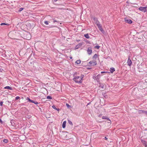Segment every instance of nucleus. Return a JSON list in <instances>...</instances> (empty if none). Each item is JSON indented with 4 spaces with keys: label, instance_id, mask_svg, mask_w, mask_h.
<instances>
[{
    "label": "nucleus",
    "instance_id": "nucleus-20",
    "mask_svg": "<svg viewBox=\"0 0 147 147\" xmlns=\"http://www.w3.org/2000/svg\"><path fill=\"white\" fill-rule=\"evenodd\" d=\"M68 123L71 125L72 126L73 125V123L70 120H68Z\"/></svg>",
    "mask_w": 147,
    "mask_h": 147
},
{
    "label": "nucleus",
    "instance_id": "nucleus-28",
    "mask_svg": "<svg viewBox=\"0 0 147 147\" xmlns=\"http://www.w3.org/2000/svg\"><path fill=\"white\" fill-rule=\"evenodd\" d=\"M26 99L28 101L30 102V101L31 99L28 97H27Z\"/></svg>",
    "mask_w": 147,
    "mask_h": 147
},
{
    "label": "nucleus",
    "instance_id": "nucleus-26",
    "mask_svg": "<svg viewBox=\"0 0 147 147\" xmlns=\"http://www.w3.org/2000/svg\"><path fill=\"white\" fill-rule=\"evenodd\" d=\"M52 108L55 110H56L57 108L55 105H53L52 106Z\"/></svg>",
    "mask_w": 147,
    "mask_h": 147
},
{
    "label": "nucleus",
    "instance_id": "nucleus-31",
    "mask_svg": "<svg viewBox=\"0 0 147 147\" xmlns=\"http://www.w3.org/2000/svg\"><path fill=\"white\" fill-rule=\"evenodd\" d=\"M95 48H97V49H98L100 48V46H96L95 47Z\"/></svg>",
    "mask_w": 147,
    "mask_h": 147
},
{
    "label": "nucleus",
    "instance_id": "nucleus-2",
    "mask_svg": "<svg viewBox=\"0 0 147 147\" xmlns=\"http://www.w3.org/2000/svg\"><path fill=\"white\" fill-rule=\"evenodd\" d=\"M96 64L97 62L95 60L89 62V66H94L96 65Z\"/></svg>",
    "mask_w": 147,
    "mask_h": 147
},
{
    "label": "nucleus",
    "instance_id": "nucleus-6",
    "mask_svg": "<svg viewBox=\"0 0 147 147\" xmlns=\"http://www.w3.org/2000/svg\"><path fill=\"white\" fill-rule=\"evenodd\" d=\"M87 51L88 53V55H90L91 54L92 52V48L91 47H89L88 48Z\"/></svg>",
    "mask_w": 147,
    "mask_h": 147
},
{
    "label": "nucleus",
    "instance_id": "nucleus-32",
    "mask_svg": "<svg viewBox=\"0 0 147 147\" xmlns=\"http://www.w3.org/2000/svg\"><path fill=\"white\" fill-rule=\"evenodd\" d=\"M3 103V102L1 101L0 102V105L1 106H2Z\"/></svg>",
    "mask_w": 147,
    "mask_h": 147
},
{
    "label": "nucleus",
    "instance_id": "nucleus-13",
    "mask_svg": "<svg viewBox=\"0 0 147 147\" xmlns=\"http://www.w3.org/2000/svg\"><path fill=\"white\" fill-rule=\"evenodd\" d=\"M98 57L97 55L96 54H95L93 57V59L94 60H96V59Z\"/></svg>",
    "mask_w": 147,
    "mask_h": 147
},
{
    "label": "nucleus",
    "instance_id": "nucleus-17",
    "mask_svg": "<svg viewBox=\"0 0 147 147\" xmlns=\"http://www.w3.org/2000/svg\"><path fill=\"white\" fill-rule=\"evenodd\" d=\"M4 88H5V89H9V90H12V88L11 87L9 86H6Z\"/></svg>",
    "mask_w": 147,
    "mask_h": 147
},
{
    "label": "nucleus",
    "instance_id": "nucleus-37",
    "mask_svg": "<svg viewBox=\"0 0 147 147\" xmlns=\"http://www.w3.org/2000/svg\"><path fill=\"white\" fill-rule=\"evenodd\" d=\"M104 86L103 85H102V86H101V88H103Z\"/></svg>",
    "mask_w": 147,
    "mask_h": 147
},
{
    "label": "nucleus",
    "instance_id": "nucleus-34",
    "mask_svg": "<svg viewBox=\"0 0 147 147\" xmlns=\"http://www.w3.org/2000/svg\"><path fill=\"white\" fill-rule=\"evenodd\" d=\"M56 110L59 111L60 110V109L59 108H57V109Z\"/></svg>",
    "mask_w": 147,
    "mask_h": 147
},
{
    "label": "nucleus",
    "instance_id": "nucleus-10",
    "mask_svg": "<svg viewBox=\"0 0 147 147\" xmlns=\"http://www.w3.org/2000/svg\"><path fill=\"white\" fill-rule=\"evenodd\" d=\"M102 118L103 119H106L109 120V121H110V122H109V123H111V121L110 120L109 118L107 116H103V117H102Z\"/></svg>",
    "mask_w": 147,
    "mask_h": 147
},
{
    "label": "nucleus",
    "instance_id": "nucleus-3",
    "mask_svg": "<svg viewBox=\"0 0 147 147\" xmlns=\"http://www.w3.org/2000/svg\"><path fill=\"white\" fill-rule=\"evenodd\" d=\"M146 8V7H140L139 8V9L142 11L145 12L147 11Z\"/></svg>",
    "mask_w": 147,
    "mask_h": 147
},
{
    "label": "nucleus",
    "instance_id": "nucleus-43",
    "mask_svg": "<svg viewBox=\"0 0 147 147\" xmlns=\"http://www.w3.org/2000/svg\"><path fill=\"white\" fill-rule=\"evenodd\" d=\"M78 80H79V79H78Z\"/></svg>",
    "mask_w": 147,
    "mask_h": 147
},
{
    "label": "nucleus",
    "instance_id": "nucleus-1",
    "mask_svg": "<svg viewBox=\"0 0 147 147\" xmlns=\"http://www.w3.org/2000/svg\"><path fill=\"white\" fill-rule=\"evenodd\" d=\"M74 75V78L73 79V80L76 83H81L82 82V79L84 77V76L83 75L81 74L80 76H75Z\"/></svg>",
    "mask_w": 147,
    "mask_h": 147
},
{
    "label": "nucleus",
    "instance_id": "nucleus-35",
    "mask_svg": "<svg viewBox=\"0 0 147 147\" xmlns=\"http://www.w3.org/2000/svg\"><path fill=\"white\" fill-rule=\"evenodd\" d=\"M0 123H3V122L1 120V119H0Z\"/></svg>",
    "mask_w": 147,
    "mask_h": 147
},
{
    "label": "nucleus",
    "instance_id": "nucleus-22",
    "mask_svg": "<svg viewBox=\"0 0 147 147\" xmlns=\"http://www.w3.org/2000/svg\"><path fill=\"white\" fill-rule=\"evenodd\" d=\"M47 98L49 99H52V98L51 96H48L47 97Z\"/></svg>",
    "mask_w": 147,
    "mask_h": 147
},
{
    "label": "nucleus",
    "instance_id": "nucleus-11",
    "mask_svg": "<svg viewBox=\"0 0 147 147\" xmlns=\"http://www.w3.org/2000/svg\"><path fill=\"white\" fill-rule=\"evenodd\" d=\"M100 75H98L97 76H94L93 79L94 80L98 79L99 78Z\"/></svg>",
    "mask_w": 147,
    "mask_h": 147
},
{
    "label": "nucleus",
    "instance_id": "nucleus-19",
    "mask_svg": "<svg viewBox=\"0 0 147 147\" xmlns=\"http://www.w3.org/2000/svg\"><path fill=\"white\" fill-rule=\"evenodd\" d=\"M80 62L81 61L80 60H77L76 61V63L78 64H79Z\"/></svg>",
    "mask_w": 147,
    "mask_h": 147
},
{
    "label": "nucleus",
    "instance_id": "nucleus-44",
    "mask_svg": "<svg viewBox=\"0 0 147 147\" xmlns=\"http://www.w3.org/2000/svg\"><path fill=\"white\" fill-rule=\"evenodd\" d=\"M39 109H41V108H40Z\"/></svg>",
    "mask_w": 147,
    "mask_h": 147
},
{
    "label": "nucleus",
    "instance_id": "nucleus-27",
    "mask_svg": "<svg viewBox=\"0 0 147 147\" xmlns=\"http://www.w3.org/2000/svg\"><path fill=\"white\" fill-rule=\"evenodd\" d=\"M66 105L68 108H69V107L70 106L68 104L66 103Z\"/></svg>",
    "mask_w": 147,
    "mask_h": 147
},
{
    "label": "nucleus",
    "instance_id": "nucleus-33",
    "mask_svg": "<svg viewBox=\"0 0 147 147\" xmlns=\"http://www.w3.org/2000/svg\"><path fill=\"white\" fill-rule=\"evenodd\" d=\"M30 102L33 103L34 102V101L32 100H31Z\"/></svg>",
    "mask_w": 147,
    "mask_h": 147
},
{
    "label": "nucleus",
    "instance_id": "nucleus-7",
    "mask_svg": "<svg viewBox=\"0 0 147 147\" xmlns=\"http://www.w3.org/2000/svg\"><path fill=\"white\" fill-rule=\"evenodd\" d=\"M127 63V65L129 66H130L132 63V62L131 59H130L129 57L128 59Z\"/></svg>",
    "mask_w": 147,
    "mask_h": 147
},
{
    "label": "nucleus",
    "instance_id": "nucleus-29",
    "mask_svg": "<svg viewBox=\"0 0 147 147\" xmlns=\"http://www.w3.org/2000/svg\"><path fill=\"white\" fill-rule=\"evenodd\" d=\"M37 105L38 104V102L36 101V100L34 101V102L33 103Z\"/></svg>",
    "mask_w": 147,
    "mask_h": 147
},
{
    "label": "nucleus",
    "instance_id": "nucleus-21",
    "mask_svg": "<svg viewBox=\"0 0 147 147\" xmlns=\"http://www.w3.org/2000/svg\"><path fill=\"white\" fill-rule=\"evenodd\" d=\"M3 142H4L6 143H8V140L7 139H5L3 140Z\"/></svg>",
    "mask_w": 147,
    "mask_h": 147
},
{
    "label": "nucleus",
    "instance_id": "nucleus-41",
    "mask_svg": "<svg viewBox=\"0 0 147 147\" xmlns=\"http://www.w3.org/2000/svg\"><path fill=\"white\" fill-rule=\"evenodd\" d=\"M80 41V40H77L78 41Z\"/></svg>",
    "mask_w": 147,
    "mask_h": 147
},
{
    "label": "nucleus",
    "instance_id": "nucleus-9",
    "mask_svg": "<svg viewBox=\"0 0 147 147\" xmlns=\"http://www.w3.org/2000/svg\"><path fill=\"white\" fill-rule=\"evenodd\" d=\"M141 142L144 145L145 147H147V143L146 141L142 140Z\"/></svg>",
    "mask_w": 147,
    "mask_h": 147
},
{
    "label": "nucleus",
    "instance_id": "nucleus-24",
    "mask_svg": "<svg viewBox=\"0 0 147 147\" xmlns=\"http://www.w3.org/2000/svg\"><path fill=\"white\" fill-rule=\"evenodd\" d=\"M20 98V97L18 96H17L15 98V100H18Z\"/></svg>",
    "mask_w": 147,
    "mask_h": 147
},
{
    "label": "nucleus",
    "instance_id": "nucleus-14",
    "mask_svg": "<svg viewBox=\"0 0 147 147\" xmlns=\"http://www.w3.org/2000/svg\"><path fill=\"white\" fill-rule=\"evenodd\" d=\"M115 71V69L113 67H112L110 68V72L112 73L113 72Z\"/></svg>",
    "mask_w": 147,
    "mask_h": 147
},
{
    "label": "nucleus",
    "instance_id": "nucleus-16",
    "mask_svg": "<svg viewBox=\"0 0 147 147\" xmlns=\"http://www.w3.org/2000/svg\"><path fill=\"white\" fill-rule=\"evenodd\" d=\"M0 25L1 26H4V25H8L9 26V24L8 23H1Z\"/></svg>",
    "mask_w": 147,
    "mask_h": 147
},
{
    "label": "nucleus",
    "instance_id": "nucleus-25",
    "mask_svg": "<svg viewBox=\"0 0 147 147\" xmlns=\"http://www.w3.org/2000/svg\"><path fill=\"white\" fill-rule=\"evenodd\" d=\"M24 9V8H20L19 9L18 11L19 12L21 11L22 10Z\"/></svg>",
    "mask_w": 147,
    "mask_h": 147
},
{
    "label": "nucleus",
    "instance_id": "nucleus-23",
    "mask_svg": "<svg viewBox=\"0 0 147 147\" xmlns=\"http://www.w3.org/2000/svg\"><path fill=\"white\" fill-rule=\"evenodd\" d=\"M44 23L46 25L49 24V22L48 21H45L44 22Z\"/></svg>",
    "mask_w": 147,
    "mask_h": 147
},
{
    "label": "nucleus",
    "instance_id": "nucleus-8",
    "mask_svg": "<svg viewBox=\"0 0 147 147\" xmlns=\"http://www.w3.org/2000/svg\"><path fill=\"white\" fill-rule=\"evenodd\" d=\"M82 44L81 43H80L78 45H76L75 47V49H77L80 48L81 46H82Z\"/></svg>",
    "mask_w": 147,
    "mask_h": 147
},
{
    "label": "nucleus",
    "instance_id": "nucleus-15",
    "mask_svg": "<svg viewBox=\"0 0 147 147\" xmlns=\"http://www.w3.org/2000/svg\"><path fill=\"white\" fill-rule=\"evenodd\" d=\"M66 121H63V124H62V127L63 128H64L65 127V125H66Z\"/></svg>",
    "mask_w": 147,
    "mask_h": 147
},
{
    "label": "nucleus",
    "instance_id": "nucleus-4",
    "mask_svg": "<svg viewBox=\"0 0 147 147\" xmlns=\"http://www.w3.org/2000/svg\"><path fill=\"white\" fill-rule=\"evenodd\" d=\"M138 113L140 114H144L147 115V111L141 110L138 111Z\"/></svg>",
    "mask_w": 147,
    "mask_h": 147
},
{
    "label": "nucleus",
    "instance_id": "nucleus-18",
    "mask_svg": "<svg viewBox=\"0 0 147 147\" xmlns=\"http://www.w3.org/2000/svg\"><path fill=\"white\" fill-rule=\"evenodd\" d=\"M84 37L88 39L90 38V37L88 34H87L84 35Z\"/></svg>",
    "mask_w": 147,
    "mask_h": 147
},
{
    "label": "nucleus",
    "instance_id": "nucleus-42",
    "mask_svg": "<svg viewBox=\"0 0 147 147\" xmlns=\"http://www.w3.org/2000/svg\"><path fill=\"white\" fill-rule=\"evenodd\" d=\"M70 58H71V59L72 58V57H70Z\"/></svg>",
    "mask_w": 147,
    "mask_h": 147
},
{
    "label": "nucleus",
    "instance_id": "nucleus-39",
    "mask_svg": "<svg viewBox=\"0 0 147 147\" xmlns=\"http://www.w3.org/2000/svg\"><path fill=\"white\" fill-rule=\"evenodd\" d=\"M56 22H57V21L56 20H54L53 22L55 23Z\"/></svg>",
    "mask_w": 147,
    "mask_h": 147
},
{
    "label": "nucleus",
    "instance_id": "nucleus-38",
    "mask_svg": "<svg viewBox=\"0 0 147 147\" xmlns=\"http://www.w3.org/2000/svg\"><path fill=\"white\" fill-rule=\"evenodd\" d=\"M108 139V138L106 137H105V140H107Z\"/></svg>",
    "mask_w": 147,
    "mask_h": 147
},
{
    "label": "nucleus",
    "instance_id": "nucleus-5",
    "mask_svg": "<svg viewBox=\"0 0 147 147\" xmlns=\"http://www.w3.org/2000/svg\"><path fill=\"white\" fill-rule=\"evenodd\" d=\"M125 22L129 24H131L132 23V21L130 19L127 18L125 19Z\"/></svg>",
    "mask_w": 147,
    "mask_h": 147
},
{
    "label": "nucleus",
    "instance_id": "nucleus-36",
    "mask_svg": "<svg viewBox=\"0 0 147 147\" xmlns=\"http://www.w3.org/2000/svg\"><path fill=\"white\" fill-rule=\"evenodd\" d=\"M107 72H105V71H102L101 73H107Z\"/></svg>",
    "mask_w": 147,
    "mask_h": 147
},
{
    "label": "nucleus",
    "instance_id": "nucleus-30",
    "mask_svg": "<svg viewBox=\"0 0 147 147\" xmlns=\"http://www.w3.org/2000/svg\"><path fill=\"white\" fill-rule=\"evenodd\" d=\"M98 28H99L100 30L101 31H102V26H101L100 27H99Z\"/></svg>",
    "mask_w": 147,
    "mask_h": 147
},
{
    "label": "nucleus",
    "instance_id": "nucleus-12",
    "mask_svg": "<svg viewBox=\"0 0 147 147\" xmlns=\"http://www.w3.org/2000/svg\"><path fill=\"white\" fill-rule=\"evenodd\" d=\"M96 24L97 26H98V28L102 26V25L100 24L99 22L98 21L96 22Z\"/></svg>",
    "mask_w": 147,
    "mask_h": 147
},
{
    "label": "nucleus",
    "instance_id": "nucleus-40",
    "mask_svg": "<svg viewBox=\"0 0 147 147\" xmlns=\"http://www.w3.org/2000/svg\"><path fill=\"white\" fill-rule=\"evenodd\" d=\"M88 69H91V68H88Z\"/></svg>",
    "mask_w": 147,
    "mask_h": 147
}]
</instances>
